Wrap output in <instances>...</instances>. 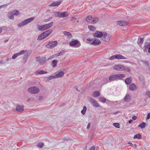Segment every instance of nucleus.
Listing matches in <instances>:
<instances>
[{"instance_id":"nucleus-1","label":"nucleus","mask_w":150,"mask_h":150,"mask_svg":"<svg viewBox=\"0 0 150 150\" xmlns=\"http://www.w3.org/2000/svg\"><path fill=\"white\" fill-rule=\"evenodd\" d=\"M125 76L123 74H112L109 77V80L110 82L113 81L123 78Z\"/></svg>"},{"instance_id":"nucleus-2","label":"nucleus","mask_w":150,"mask_h":150,"mask_svg":"<svg viewBox=\"0 0 150 150\" xmlns=\"http://www.w3.org/2000/svg\"><path fill=\"white\" fill-rule=\"evenodd\" d=\"M34 19V18L33 17H31L26 19L18 24V27H21L33 21Z\"/></svg>"},{"instance_id":"nucleus-3","label":"nucleus","mask_w":150,"mask_h":150,"mask_svg":"<svg viewBox=\"0 0 150 150\" xmlns=\"http://www.w3.org/2000/svg\"><path fill=\"white\" fill-rule=\"evenodd\" d=\"M40 91V88L37 86H31L28 89V92L32 94L38 93Z\"/></svg>"},{"instance_id":"nucleus-4","label":"nucleus","mask_w":150,"mask_h":150,"mask_svg":"<svg viewBox=\"0 0 150 150\" xmlns=\"http://www.w3.org/2000/svg\"><path fill=\"white\" fill-rule=\"evenodd\" d=\"M37 62H38L40 65L44 64L46 62V57H38L35 58Z\"/></svg>"},{"instance_id":"nucleus-5","label":"nucleus","mask_w":150,"mask_h":150,"mask_svg":"<svg viewBox=\"0 0 150 150\" xmlns=\"http://www.w3.org/2000/svg\"><path fill=\"white\" fill-rule=\"evenodd\" d=\"M58 43L57 40L54 41H50L46 45V47L49 48H51L56 46Z\"/></svg>"},{"instance_id":"nucleus-6","label":"nucleus","mask_w":150,"mask_h":150,"mask_svg":"<svg viewBox=\"0 0 150 150\" xmlns=\"http://www.w3.org/2000/svg\"><path fill=\"white\" fill-rule=\"evenodd\" d=\"M69 45L71 46H73L77 45V47H79L80 46V42L77 40H74L70 42Z\"/></svg>"},{"instance_id":"nucleus-7","label":"nucleus","mask_w":150,"mask_h":150,"mask_svg":"<svg viewBox=\"0 0 150 150\" xmlns=\"http://www.w3.org/2000/svg\"><path fill=\"white\" fill-rule=\"evenodd\" d=\"M111 38L110 36L109 35H108L107 33H104L102 38V40L107 42L110 40Z\"/></svg>"},{"instance_id":"nucleus-8","label":"nucleus","mask_w":150,"mask_h":150,"mask_svg":"<svg viewBox=\"0 0 150 150\" xmlns=\"http://www.w3.org/2000/svg\"><path fill=\"white\" fill-rule=\"evenodd\" d=\"M89 43L91 45H97L101 44V41L98 39L94 38V40L92 42H89Z\"/></svg>"},{"instance_id":"nucleus-9","label":"nucleus","mask_w":150,"mask_h":150,"mask_svg":"<svg viewBox=\"0 0 150 150\" xmlns=\"http://www.w3.org/2000/svg\"><path fill=\"white\" fill-rule=\"evenodd\" d=\"M124 66L122 65H115L114 66L113 69L118 71H123Z\"/></svg>"},{"instance_id":"nucleus-10","label":"nucleus","mask_w":150,"mask_h":150,"mask_svg":"<svg viewBox=\"0 0 150 150\" xmlns=\"http://www.w3.org/2000/svg\"><path fill=\"white\" fill-rule=\"evenodd\" d=\"M103 35V34L102 32L97 31L93 34V36L94 37L100 38L102 37Z\"/></svg>"},{"instance_id":"nucleus-11","label":"nucleus","mask_w":150,"mask_h":150,"mask_svg":"<svg viewBox=\"0 0 150 150\" xmlns=\"http://www.w3.org/2000/svg\"><path fill=\"white\" fill-rule=\"evenodd\" d=\"M62 2V1H54L52 2L50 5V6H58Z\"/></svg>"},{"instance_id":"nucleus-12","label":"nucleus","mask_w":150,"mask_h":150,"mask_svg":"<svg viewBox=\"0 0 150 150\" xmlns=\"http://www.w3.org/2000/svg\"><path fill=\"white\" fill-rule=\"evenodd\" d=\"M52 29H49L43 32L42 33L44 35V36L45 38L50 35L52 33Z\"/></svg>"},{"instance_id":"nucleus-13","label":"nucleus","mask_w":150,"mask_h":150,"mask_svg":"<svg viewBox=\"0 0 150 150\" xmlns=\"http://www.w3.org/2000/svg\"><path fill=\"white\" fill-rule=\"evenodd\" d=\"M23 108V105H18L16 106V110L18 112H22L24 110Z\"/></svg>"},{"instance_id":"nucleus-14","label":"nucleus","mask_w":150,"mask_h":150,"mask_svg":"<svg viewBox=\"0 0 150 150\" xmlns=\"http://www.w3.org/2000/svg\"><path fill=\"white\" fill-rule=\"evenodd\" d=\"M116 59H126V58L120 54H116Z\"/></svg>"},{"instance_id":"nucleus-15","label":"nucleus","mask_w":150,"mask_h":150,"mask_svg":"<svg viewBox=\"0 0 150 150\" xmlns=\"http://www.w3.org/2000/svg\"><path fill=\"white\" fill-rule=\"evenodd\" d=\"M131 96L128 94H126L124 98V100L126 102H129L131 99Z\"/></svg>"},{"instance_id":"nucleus-16","label":"nucleus","mask_w":150,"mask_h":150,"mask_svg":"<svg viewBox=\"0 0 150 150\" xmlns=\"http://www.w3.org/2000/svg\"><path fill=\"white\" fill-rule=\"evenodd\" d=\"M118 24L120 26H124L127 25L128 23L127 22L123 21H118L117 22Z\"/></svg>"},{"instance_id":"nucleus-17","label":"nucleus","mask_w":150,"mask_h":150,"mask_svg":"<svg viewBox=\"0 0 150 150\" xmlns=\"http://www.w3.org/2000/svg\"><path fill=\"white\" fill-rule=\"evenodd\" d=\"M150 46V42H147L145 43L144 46V50L145 51H146L149 47Z\"/></svg>"},{"instance_id":"nucleus-18","label":"nucleus","mask_w":150,"mask_h":150,"mask_svg":"<svg viewBox=\"0 0 150 150\" xmlns=\"http://www.w3.org/2000/svg\"><path fill=\"white\" fill-rule=\"evenodd\" d=\"M129 89L130 91H134L137 89V87L135 84L133 83L130 85Z\"/></svg>"},{"instance_id":"nucleus-19","label":"nucleus","mask_w":150,"mask_h":150,"mask_svg":"<svg viewBox=\"0 0 150 150\" xmlns=\"http://www.w3.org/2000/svg\"><path fill=\"white\" fill-rule=\"evenodd\" d=\"M64 74V73L63 71L59 72L57 74L55 75L56 77V78L62 77Z\"/></svg>"},{"instance_id":"nucleus-20","label":"nucleus","mask_w":150,"mask_h":150,"mask_svg":"<svg viewBox=\"0 0 150 150\" xmlns=\"http://www.w3.org/2000/svg\"><path fill=\"white\" fill-rule=\"evenodd\" d=\"M91 103L95 107H98L100 106L99 104L95 100H92Z\"/></svg>"},{"instance_id":"nucleus-21","label":"nucleus","mask_w":150,"mask_h":150,"mask_svg":"<svg viewBox=\"0 0 150 150\" xmlns=\"http://www.w3.org/2000/svg\"><path fill=\"white\" fill-rule=\"evenodd\" d=\"M60 18H63L67 17L68 16L67 12H65L63 13L60 12Z\"/></svg>"},{"instance_id":"nucleus-22","label":"nucleus","mask_w":150,"mask_h":150,"mask_svg":"<svg viewBox=\"0 0 150 150\" xmlns=\"http://www.w3.org/2000/svg\"><path fill=\"white\" fill-rule=\"evenodd\" d=\"M47 73V72L43 70H38L36 72V74H41Z\"/></svg>"},{"instance_id":"nucleus-23","label":"nucleus","mask_w":150,"mask_h":150,"mask_svg":"<svg viewBox=\"0 0 150 150\" xmlns=\"http://www.w3.org/2000/svg\"><path fill=\"white\" fill-rule=\"evenodd\" d=\"M132 82L131 78H127L125 80V82L127 85L130 84Z\"/></svg>"},{"instance_id":"nucleus-24","label":"nucleus","mask_w":150,"mask_h":150,"mask_svg":"<svg viewBox=\"0 0 150 150\" xmlns=\"http://www.w3.org/2000/svg\"><path fill=\"white\" fill-rule=\"evenodd\" d=\"M92 17L91 16H89L86 17V21L88 22H90L91 23Z\"/></svg>"},{"instance_id":"nucleus-25","label":"nucleus","mask_w":150,"mask_h":150,"mask_svg":"<svg viewBox=\"0 0 150 150\" xmlns=\"http://www.w3.org/2000/svg\"><path fill=\"white\" fill-rule=\"evenodd\" d=\"M45 38L44 35L42 33L38 36L37 40H41Z\"/></svg>"},{"instance_id":"nucleus-26","label":"nucleus","mask_w":150,"mask_h":150,"mask_svg":"<svg viewBox=\"0 0 150 150\" xmlns=\"http://www.w3.org/2000/svg\"><path fill=\"white\" fill-rule=\"evenodd\" d=\"M146 124L144 122H142L139 125H138V127H141V129H143L145 127Z\"/></svg>"},{"instance_id":"nucleus-27","label":"nucleus","mask_w":150,"mask_h":150,"mask_svg":"<svg viewBox=\"0 0 150 150\" xmlns=\"http://www.w3.org/2000/svg\"><path fill=\"white\" fill-rule=\"evenodd\" d=\"M99 18L98 17H95L92 18V23H96L98 21Z\"/></svg>"},{"instance_id":"nucleus-28","label":"nucleus","mask_w":150,"mask_h":150,"mask_svg":"<svg viewBox=\"0 0 150 150\" xmlns=\"http://www.w3.org/2000/svg\"><path fill=\"white\" fill-rule=\"evenodd\" d=\"M37 28L40 31L45 30L43 25H38Z\"/></svg>"},{"instance_id":"nucleus-29","label":"nucleus","mask_w":150,"mask_h":150,"mask_svg":"<svg viewBox=\"0 0 150 150\" xmlns=\"http://www.w3.org/2000/svg\"><path fill=\"white\" fill-rule=\"evenodd\" d=\"M65 51L64 50H62L61 51L58 52L56 54V55L57 57H58L60 56H62L65 53Z\"/></svg>"},{"instance_id":"nucleus-30","label":"nucleus","mask_w":150,"mask_h":150,"mask_svg":"<svg viewBox=\"0 0 150 150\" xmlns=\"http://www.w3.org/2000/svg\"><path fill=\"white\" fill-rule=\"evenodd\" d=\"M134 138L140 139L142 138L141 135L140 134H136L134 135Z\"/></svg>"},{"instance_id":"nucleus-31","label":"nucleus","mask_w":150,"mask_h":150,"mask_svg":"<svg viewBox=\"0 0 150 150\" xmlns=\"http://www.w3.org/2000/svg\"><path fill=\"white\" fill-rule=\"evenodd\" d=\"M44 145V144L42 142H40L37 144L36 146L38 148H42L43 147Z\"/></svg>"},{"instance_id":"nucleus-32","label":"nucleus","mask_w":150,"mask_h":150,"mask_svg":"<svg viewBox=\"0 0 150 150\" xmlns=\"http://www.w3.org/2000/svg\"><path fill=\"white\" fill-rule=\"evenodd\" d=\"M86 110H87V108H86V106H84L83 107V109L81 111V113L83 115H84L86 113Z\"/></svg>"},{"instance_id":"nucleus-33","label":"nucleus","mask_w":150,"mask_h":150,"mask_svg":"<svg viewBox=\"0 0 150 150\" xmlns=\"http://www.w3.org/2000/svg\"><path fill=\"white\" fill-rule=\"evenodd\" d=\"M100 95V93L98 91H95L93 92V96L95 97H97Z\"/></svg>"},{"instance_id":"nucleus-34","label":"nucleus","mask_w":150,"mask_h":150,"mask_svg":"<svg viewBox=\"0 0 150 150\" xmlns=\"http://www.w3.org/2000/svg\"><path fill=\"white\" fill-rule=\"evenodd\" d=\"M88 28L90 30L92 31H94L96 30V28L93 25H88Z\"/></svg>"},{"instance_id":"nucleus-35","label":"nucleus","mask_w":150,"mask_h":150,"mask_svg":"<svg viewBox=\"0 0 150 150\" xmlns=\"http://www.w3.org/2000/svg\"><path fill=\"white\" fill-rule=\"evenodd\" d=\"M60 12H55L54 13V16L56 17L60 18Z\"/></svg>"},{"instance_id":"nucleus-36","label":"nucleus","mask_w":150,"mask_h":150,"mask_svg":"<svg viewBox=\"0 0 150 150\" xmlns=\"http://www.w3.org/2000/svg\"><path fill=\"white\" fill-rule=\"evenodd\" d=\"M57 61L56 60H53L52 63V65L54 67H55L57 65Z\"/></svg>"},{"instance_id":"nucleus-37","label":"nucleus","mask_w":150,"mask_h":150,"mask_svg":"<svg viewBox=\"0 0 150 150\" xmlns=\"http://www.w3.org/2000/svg\"><path fill=\"white\" fill-rule=\"evenodd\" d=\"M99 100L101 102L105 103L106 101V99L104 97H100L99 98Z\"/></svg>"},{"instance_id":"nucleus-38","label":"nucleus","mask_w":150,"mask_h":150,"mask_svg":"<svg viewBox=\"0 0 150 150\" xmlns=\"http://www.w3.org/2000/svg\"><path fill=\"white\" fill-rule=\"evenodd\" d=\"M64 35H67L69 37H71V33L69 32L64 31Z\"/></svg>"},{"instance_id":"nucleus-39","label":"nucleus","mask_w":150,"mask_h":150,"mask_svg":"<svg viewBox=\"0 0 150 150\" xmlns=\"http://www.w3.org/2000/svg\"><path fill=\"white\" fill-rule=\"evenodd\" d=\"M113 125L115 127L119 128L120 127V125L119 123H114Z\"/></svg>"},{"instance_id":"nucleus-40","label":"nucleus","mask_w":150,"mask_h":150,"mask_svg":"<svg viewBox=\"0 0 150 150\" xmlns=\"http://www.w3.org/2000/svg\"><path fill=\"white\" fill-rule=\"evenodd\" d=\"M55 78H56V77L55 75H52L50 76L47 77L48 80H51Z\"/></svg>"},{"instance_id":"nucleus-41","label":"nucleus","mask_w":150,"mask_h":150,"mask_svg":"<svg viewBox=\"0 0 150 150\" xmlns=\"http://www.w3.org/2000/svg\"><path fill=\"white\" fill-rule=\"evenodd\" d=\"M53 23V22H51L50 23H49L47 24H45L46 27H47V28L48 29L50 28L52 26V25Z\"/></svg>"},{"instance_id":"nucleus-42","label":"nucleus","mask_w":150,"mask_h":150,"mask_svg":"<svg viewBox=\"0 0 150 150\" xmlns=\"http://www.w3.org/2000/svg\"><path fill=\"white\" fill-rule=\"evenodd\" d=\"M116 54H115L113 56H111L110 58H109V59L110 60H113L114 59H116Z\"/></svg>"},{"instance_id":"nucleus-43","label":"nucleus","mask_w":150,"mask_h":150,"mask_svg":"<svg viewBox=\"0 0 150 150\" xmlns=\"http://www.w3.org/2000/svg\"><path fill=\"white\" fill-rule=\"evenodd\" d=\"M123 70H125L129 72L130 71V69L129 67H125L124 66Z\"/></svg>"},{"instance_id":"nucleus-44","label":"nucleus","mask_w":150,"mask_h":150,"mask_svg":"<svg viewBox=\"0 0 150 150\" xmlns=\"http://www.w3.org/2000/svg\"><path fill=\"white\" fill-rule=\"evenodd\" d=\"M13 15L17 16L19 13V12L18 10H14L13 11Z\"/></svg>"},{"instance_id":"nucleus-45","label":"nucleus","mask_w":150,"mask_h":150,"mask_svg":"<svg viewBox=\"0 0 150 150\" xmlns=\"http://www.w3.org/2000/svg\"><path fill=\"white\" fill-rule=\"evenodd\" d=\"M26 51L27 50H23L22 51H21L19 52L18 53V54L19 55H21L25 53L26 52Z\"/></svg>"},{"instance_id":"nucleus-46","label":"nucleus","mask_w":150,"mask_h":150,"mask_svg":"<svg viewBox=\"0 0 150 150\" xmlns=\"http://www.w3.org/2000/svg\"><path fill=\"white\" fill-rule=\"evenodd\" d=\"M19 55L18 53L15 54H14L12 57V59H15Z\"/></svg>"},{"instance_id":"nucleus-47","label":"nucleus","mask_w":150,"mask_h":150,"mask_svg":"<svg viewBox=\"0 0 150 150\" xmlns=\"http://www.w3.org/2000/svg\"><path fill=\"white\" fill-rule=\"evenodd\" d=\"M141 62L145 64L146 65L149 66V63L147 61L142 60Z\"/></svg>"},{"instance_id":"nucleus-48","label":"nucleus","mask_w":150,"mask_h":150,"mask_svg":"<svg viewBox=\"0 0 150 150\" xmlns=\"http://www.w3.org/2000/svg\"><path fill=\"white\" fill-rule=\"evenodd\" d=\"M29 54L28 52H26L25 53L24 55L25 58L27 60L29 56Z\"/></svg>"},{"instance_id":"nucleus-49","label":"nucleus","mask_w":150,"mask_h":150,"mask_svg":"<svg viewBox=\"0 0 150 150\" xmlns=\"http://www.w3.org/2000/svg\"><path fill=\"white\" fill-rule=\"evenodd\" d=\"M14 15H13V14H11L10 15H8V17L9 18L11 19H13L14 18Z\"/></svg>"},{"instance_id":"nucleus-50","label":"nucleus","mask_w":150,"mask_h":150,"mask_svg":"<svg viewBox=\"0 0 150 150\" xmlns=\"http://www.w3.org/2000/svg\"><path fill=\"white\" fill-rule=\"evenodd\" d=\"M144 41V39L143 38H140L139 39V43L140 44H142Z\"/></svg>"},{"instance_id":"nucleus-51","label":"nucleus","mask_w":150,"mask_h":150,"mask_svg":"<svg viewBox=\"0 0 150 150\" xmlns=\"http://www.w3.org/2000/svg\"><path fill=\"white\" fill-rule=\"evenodd\" d=\"M52 18V17H49L47 19H45L44 20V22H47L50 21Z\"/></svg>"},{"instance_id":"nucleus-52","label":"nucleus","mask_w":150,"mask_h":150,"mask_svg":"<svg viewBox=\"0 0 150 150\" xmlns=\"http://www.w3.org/2000/svg\"><path fill=\"white\" fill-rule=\"evenodd\" d=\"M146 95L148 96L149 97H150V91H148L146 93Z\"/></svg>"},{"instance_id":"nucleus-53","label":"nucleus","mask_w":150,"mask_h":150,"mask_svg":"<svg viewBox=\"0 0 150 150\" xmlns=\"http://www.w3.org/2000/svg\"><path fill=\"white\" fill-rule=\"evenodd\" d=\"M90 125H91L90 122L88 123L87 125V127H86V129H89V128L90 127Z\"/></svg>"},{"instance_id":"nucleus-54","label":"nucleus","mask_w":150,"mask_h":150,"mask_svg":"<svg viewBox=\"0 0 150 150\" xmlns=\"http://www.w3.org/2000/svg\"><path fill=\"white\" fill-rule=\"evenodd\" d=\"M94 40V38L93 39H91L90 38H88L87 39V41H89L90 42H92L93 41V40Z\"/></svg>"},{"instance_id":"nucleus-55","label":"nucleus","mask_w":150,"mask_h":150,"mask_svg":"<svg viewBox=\"0 0 150 150\" xmlns=\"http://www.w3.org/2000/svg\"><path fill=\"white\" fill-rule=\"evenodd\" d=\"M147 118L148 119H149L150 118V113H149L148 114Z\"/></svg>"},{"instance_id":"nucleus-56","label":"nucleus","mask_w":150,"mask_h":150,"mask_svg":"<svg viewBox=\"0 0 150 150\" xmlns=\"http://www.w3.org/2000/svg\"><path fill=\"white\" fill-rule=\"evenodd\" d=\"M95 149V147L94 146H92L90 149V150H94Z\"/></svg>"},{"instance_id":"nucleus-57","label":"nucleus","mask_w":150,"mask_h":150,"mask_svg":"<svg viewBox=\"0 0 150 150\" xmlns=\"http://www.w3.org/2000/svg\"><path fill=\"white\" fill-rule=\"evenodd\" d=\"M33 100V98H30L28 99L27 100V101L28 102H30L31 100Z\"/></svg>"},{"instance_id":"nucleus-58","label":"nucleus","mask_w":150,"mask_h":150,"mask_svg":"<svg viewBox=\"0 0 150 150\" xmlns=\"http://www.w3.org/2000/svg\"><path fill=\"white\" fill-rule=\"evenodd\" d=\"M53 57H54V56H53V55H52V56H51L50 57L48 58V60H50V59H52L53 58Z\"/></svg>"},{"instance_id":"nucleus-59","label":"nucleus","mask_w":150,"mask_h":150,"mask_svg":"<svg viewBox=\"0 0 150 150\" xmlns=\"http://www.w3.org/2000/svg\"><path fill=\"white\" fill-rule=\"evenodd\" d=\"M132 118L133 120H135L137 119V117L135 116H134L132 117Z\"/></svg>"},{"instance_id":"nucleus-60","label":"nucleus","mask_w":150,"mask_h":150,"mask_svg":"<svg viewBox=\"0 0 150 150\" xmlns=\"http://www.w3.org/2000/svg\"><path fill=\"white\" fill-rule=\"evenodd\" d=\"M88 99L91 102V101H92V100H94V99H92V98L90 97H89L88 98Z\"/></svg>"},{"instance_id":"nucleus-61","label":"nucleus","mask_w":150,"mask_h":150,"mask_svg":"<svg viewBox=\"0 0 150 150\" xmlns=\"http://www.w3.org/2000/svg\"><path fill=\"white\" fill-rule=\"evenodd\" d=\"M44 25V30H45L47 29H48L47 28V27H46V25L45 24V25Z\"/></svg>"},{"instance_id":"nucleus-62","label":"nucleus","mask_w":150,"mask_h":150,"mask_svg":"<svg viewBox=\"0 0 150 150\" xmlns=\"http://www.w3.org/2000/svg\"><path fill=\"white\" fill-rule=\"evenodd\" d=\"M133 121L131 119L128 121V122L130 124Z\"/></svg>"},{"instance_id":"nucleus-63","label":"nucleus","mask_w":150,"mask_h":150,"mask_svg":"<svg viewBox=\"0 0 150 150\" xmlns=\"http://www.w3.org/2000/svg\"><path fill=\"white\" fill-rule=\"evenodd\" d=\"M4 63L3 62V60H0V64H3Z\"/></svg>"},{"instance_id":"nucleus-64","label":"nucleus","mask_w":150,"mask_h":150,"mask_svg":"<svg viewBox=\"0 0 150 150\" xmlns=\"http://www.w3.org/2000/svg\"><path fill=\"white\" fill-rule=\"evenodd\" d=\"M148 52L149 53H150V46L148 48Z\"/></svg>"}]
</instances>
